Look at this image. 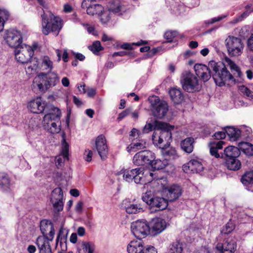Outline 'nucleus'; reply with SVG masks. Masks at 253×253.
<instances>
[{
	"mask_svg": "<svg viewBox=\"0 0 253 253\" xmlns=\"http://www.w3.org/2000/svg\"><path fill=\"white\" fill-rule=\"evenodd\" d=\"M154 125L155 126L151 123L146 124L143 129V132L144 133H148L149 132L152 131L153 129H154V128L156 127L155 122H154Z\"/></svg>",
	"mask_w": 253,
	"mask_h": 253,
	"instance_id": "56",
	"label": "nucleus"
},
{
	"mask_svg": "<svg viewBox=\"0 0 253 253\" xmlns=\"http://www.w3.org/2000/svg\"><path fill=\"white\" fill-rule=\"evenodd\" d=\"M55 110L56 111V114L54 118L52 119L53 123L49 126V128H45L51 133H57L61 130L60 117L61 112L58 108H55Z\"/></svg>",
	"mask_w": 253,
	"mask_h": 253,
	"instance_id": "21",
	"label": "nucleus"
},
{
	"mask_svg": "<svg viewBox=\"0 0 253 253\" xmlns=\"http://www.w3.org/2000/svg\"><path fill=\"white\" fill-rule=\"evenodd\" d=\"M55 108L53 107L49 113L44 115L42 121V125L44 128H49V126L53 123L52 119L54 118L56 114Z\"/></svg>",
	"mask_w": 253,
	"mask_h": 253,
	"instance_id": "33",
	"label": "nucleus"
},
{
	"mask_svg": "<svg viewBox=\"0 0 253 253\" xmlns=\"http://www.w3.org/2000/svg\"><path fill=\"white\" fill-rule=\"evenodd\" d=\"M194 69L196 75L200 77L204 82H207L212 74L211 71L212 69L210 67V62L208 66L202 64H197L194 66Z\"/></svg>",
	"mask_w": 253,
	"mask_h": 253,
	"instance_id": "15",
	"label": "nucleus"
},
{
	"mask_svg": "<svg viewBox=\"0 0 253 253\" xmlns=\"http://www.w3.org/2000/svg\"><path fill=\"white\" fill-rule=\"evenodd\" d=\"M86 7L82 6L83 8L86 9V13L90 15L102 14L103 7L100 4H90L89 2H86Z\"/></svg>",
	"mask_w": 253,
	"mask_h": 253,
	"instance_id": "27",
	"label": "nucleus"
},
{
	"mask_svg": "<svg viewBox=\"0 0 253 253\" xmlns=\"http://www.w3.org/2000/svg\"><path fill=\"white\" fill-rule=\"evenodd\" d=\"M225 42L228 54L230 56H238L241 55L244 49V44L240 38L229 36L225 40Z\"/></svg>",
	"mask_w": 253,
	"mask_h": 253,
	"instance_id": "7",
	"label": "nucleus"
},
{
	"mask_svg": "<svg viewBox=\"0 0 253 253\" xmlns=\"http://www.w3.org/2000/svg\"><path fill=\"white\" fill-rule=\"evenodd\" d=\"M153 116L162 119L167 113L168 105L165 101L161 100L158 96L153 95L148 98Z\"/></svg>",
	"mask_w": 253,
	"mask_h": 253,
	"instance_id": "6",
	"label": "nucleus"
},
{
	"mask_svg": "<svg viewBox=\"0 0 253 253\" xmlns=\"http://www.w3.org/2000/svg\"><path fill=\"white\" fill-rule=\"evenodd\" d=\"M164 194L168 202H172L177 199L182 194V188L176 184L166 186L164 189Z\"/></svg>",
	"mask_w": 253,
	"mask_h": 253,
	"instance_id": "14",
	"label": "nucleus"
},
{
	"mask_svg": "<svg viewBox=\"0 0 253 253\" xmlns=\"http://www.w3.org/2000/svg\"><path fill=\"white\" fill-rule=\"evenodd\" d=\"M83 206V203L82 202H78L75 206L76 211L78 212H81L82 210Z\"/></svg>",
	"mask_w": 253,
	"mask_h": 253,
	"instance_id": "64",
	"label": "nucleus"
},
{
	"mask_svg": "<svg viewBox=\"0 0 253 253\" xmlns=\"http://www.w3.org/2000/svg\"><path fill=\"white\" fill-rule=\"evenodd\" d=\"M211 143L215 147V148H216L217 150L221 149L222 148L223 145L225 143L223 141H219L216 143L214 142H211Z\"/></svg>",
	"mask_w": 253,
	"mask_h": 253,
	"instance_id": "62",
	"label": "nucleus"
},
{
	"mask_svg": "<svg viewBox=\"0 0 253 253\" xmlns=\"http://www.w3.org/2000/svg\"><path fill=\"white\" fill-rule=\"evenodd\" d=\"M36 47H32L26 44H22L15 48V56L16 60L22 64L28 63L34 55Z\"/></svg>",
	"mask_w": 253,
	"mask_h": 253,
	"instance_id": "8",
	"label": "nucleus"
},
{
	"mask_svg": "<svg viewBox=\"0 0 253 253\" xmlns=\"http://www.w3.org/2000/svg\"><path fill=\"white\" fill-rule=\"evenodd\" d=\"M41 14L42 19V31L45 35L50 32L57 36L62 27V20L59 16H55L50 11L42 9Z\"/></svg>",
	"mask_w": 253,
	"mask_h": 253,
	"instance_id": "3",
	"label": "nucleus"
},
{
	"mask_svg": "<svg viewBox=\"0 0 253 253\" xmlns=\"http://www.w3.org/2000/svg\"><path fill=\"white\" fill-rule=\"evenodd\" d=\"M149 224L150 230L155 235L161 233L167 227L166 220L160 217L153 218Z\"/></svg>",
	"mask_w": 253,
	"mask_h": 253,
	"instance_id": "17",
	"label": "nucleus"
},
{
	"mask_svg": "<svg viewBox=\"0 0 253 253\" xmlns=\"http://www.w3.org/2000/svg\"><path fill=\"white\" fill-rule=\"evenodd\" d=\"M210 67L212 69V76L216 85L222 86L235 83V81L233 76L227 70L222 62L210 61Z\"/></svg>",
	"mask_w": 253,
	"mask_h": 253,
	"instance_id": "2",
	"label": "nucleus"
},
{
	"mask_svg": "<svg viewBox=\"0 0 253 253\" xmlns=\"http://www.w3.org/2000/svg\"><path fill=\"white\" fill-rule=\"evenodd\" d=\"M194 143V139L193 137H187L181 141L180 143L181 148L184 152L187 153H191L193 150Z\"/></svg>",
	"mask_w": 253,
	"mask_h": 253,
	"instance_id": "29",
	"label": "nucleus"
},
{
	"mask_svg": "<svg viewBox=\"0 0 253 253\" xmlns=\"http://www.w3.org/2000/svg\"><path fill=\"white\" fill-rule=\"evenodd\" d=\"M108 10L110 12L121 15L126 10V8L121 4L120 1H117L110 4Z\"/></svg>",
	"mask_w": 253,
	"mask_h": 253,
	"instance_id": "28",
	"label": "nucleus"
},
{
	"mask_svg": "<svg viewBox=\"0 0 253 253\" xmlns=\"http://www.w3.org/2000/svg\"><path fill=\"white\" fill-rule=\"evenodd\" d=\"M144 162L147 165L146 167H148L149 169L152 170H160L163 169L168 165V159H135L133 162L136 165H143Z\"/></svg>",
	"mask_w": 253,
	"mask_h": 253,
	"instance_id": "13",
	"label": "nucleus"
},
{
	"mask_svg": "<svg viewBox=\"0 0 253 253\" xmlns=\"http://www.w3.org/2000/svg\"><path fill=\"white\" fill-rule=\"evenodd\" d=\"M44 75H45V73H42L34 78L32 84V88L34 92H44L48 89L46 86L45 79L42 76Z\"/></svg>",
	"mask_w": 253,
	"mask_h": 253,
	"instance_id": "19",
	"label": "nucleus"
},
{
	"mask_svg": "<svg viewBox=\"0 0 253 253\" xmlns=\"http://www.w3.org/2000/svg\"><path fill=\"white\" fill-rule=\"evenodd\" d=\"M181 83L183 89L189 92L199 91L202 87L197 77L189 71L183 73Z\"/></svg>",
	"mask_w": 253,
	"mask_h": 253,
	"instance_id": "5",
	"label": "nucleus"
},
{
	"mask_svg": "<svg viewBox=\"0 0 253 253\" xmlns=\"http://www.w3.org/2000/svg\"><path fill=\"white\" fill-rule=\"evenodd\" d=\"M239 89L241 93L246 95L250 99H253V92L244 85L241 86Z\"/></svg>",
	"mask_w": 253,
	"mask_h": 253,
	"instance_id": "50",
	"label": "nucleus"
},
{
	"mask_svg": "<svg viewBox=\"0 0 253 253\" xmlns=\"http://www.w3.org/2000/svg\"><path fill=\"white\" fill-rule=\"evenodd\" d=\"M42 66L43 70L51 71L53 68L52 61L48 56H44L42 59Z\"/></svg>",
	"mask_w": 253,
	"mask_h": 253,
	"instance_id": "45",
	"label": "nucleus"
},
{
	"mask_svg": "<svg viewBox=\"0 0 253 253\" xmlns=\"http://www.w3.org/2000/svg\"><path fill=\"white\" fill-rule=\"evenodd\" d=\"M129 112H130V111L128 109H126V110L123 111L122 112H121V113H120L119 114V116L117 118L118 120V121L122 120L123 119H124L126 116L129 115Z\"/></svg>",
	"mask_w": 253,
	"mask_h": 253,
	"instance_id": "60",
	"label": "nucleus"
},
{
	"mask_svg": "<svg viewBox=\"0 0 253 253\" xmlns=\"http://www.w3.org/2000/svg\"><path fill=\"white\" fill-rule=\"evenodd\" d=\"M138 171L134 175L133 180L136 184H143L145 183L144 178L143 177L144 172L142 168H136Z\"/></svg>",
	"mask_w": 253,
	"mask_h": 253,
	"instance_id": "41",
	"label": "nucleus"
},
{
	"mask_svg": "<svg viewBox=\"0 0 253 253\" xmlns=\"http://www.w3.org/2000/svg\"><path fill=\"white\" fill-rule=\"evenodd\" d=\"M39 122L38 119L31 118L28 122V127L32 130H35L38 128Z\"/></svg>",
	"mask_w": 253,
	"mask_h": 253,
	"instance_id": "51",
	"label": "nucleus"
},
{
	"mask_svg": "<svg viewBox=\"0 0 253 253\" xmlns=\"http://www.w3.org/2000/svg\"><path fill=\"white\" fill-rule=\"evenodd\" d=\"M147 43V42L145 41L141 40L137 42H133L132 43H124L121 45V47L124 49L131 50L132 49V45H135L137 46H140L142 44H145Z\"/></svg>",
	"mask_w": 253,
	"mask_h": 253,
	"instance_id": "47",
	"label": "nucleus"
},
{
	"mask_svg": "<svg viewBox=\"0 0 253 253\" xmlns=\"http://www.w3.org/2000/svg\"><path fill=\"white\" fill-rule=\"evenodd\" d=\"M62 190L60 187L55 188L52 192L50 202L52 205L53 211L57 213L63 209L64 202Z\"/></svg>",
	"mask_w": 253,
	"mask_h": 253,
	"instance_id": "12",
	"label": "nucleus"
},
{
	"mask_svg": "<svg viewBox=\"0 0 253 253\" xmlns=\"http://www.w3.org/2000/svg\"><path fill=\"white\" fill-rule=\"evenodd\" d=\"M40 230L43 235L49 241H52L55 235V231L52 223L48 220H42L40 223Z\"/></svg>",
	"mask_w": 253,
	"mask_h": 253,
	"instance_id": "16",
	"label": "nucleus"
},
{
	"mask_svg": "<svg viewBox=\"0 0 253 253\" xmlns=\"http://www.w3.org/2000/svg\"><path fill=\"white\" fill-rule=\"evenodd\" d=\"M225 17V16H218L217 17H214V18H211L210 20L205 21V23L206 24H212L215 22L220 21V20L223 19Z\"/></svg>",
	"mask_w": 253,
	"mask_h": 253,
	"instance_id": "57",
	"label": "nucleus"
},
{
	"mask_svg": "<svg viewBox=\"0 0 253 253\" xmlns=\"http://www.w3.org/2000/svg\"><path fill=\"white\" fill-rule=\"evenodd\" d=\"M10 182L8 175L5 173H0V187L1 189L7 191L9 189Z\"/></svg>",
	"mask_w": 253,
	"mask_h": 253,
	"instance_id": "35",
	"label": "nucleus"
},
{
	"mask_svg": "<svg viewBox=\"0 0 253 253\" xmlns=\"http://www.w3.org/2000/svg\"><path fill=\"white\" fill-rule=\"evenodd\" d=\"M138 171L136 169L131 170H125L123 172V177L125 180L130 182L133 180L134 175Z\"/></svg>",
	"mask_w": 253,
	"mask_h": 253,
	"instance_id": "39",
	"label": "nucleus"
},
{
	"mask_svg": "<svg viewBox=\"0 0 253 253\" xmlns=\"http://www.w3.org/2000/svg\"><path fill=\"white\" fill-rule=\"evenodd\" d=\"M83 249L84 252L89 253H93L95 247L94 245L91 242H83L82 243Z\"/></svg>",
	"mask_w": 253,
	"mask_h": 253,
	"instance_id": "48",
	"label": "nucleus"
},
{
	"mask_svg": "<svg viewBox=\"0 0 253 253\" xmlns=\"http://www.w3.org/2000/svg\"><path fill=\"white\" fill-rule=\"evenodd\" d=\"M241 181L244 185H247L253 183V170L246 171L241 178Z\"/></svg>",
	"mask_w": 253,
	"mask_h": 253,
	"instance_id": "40",
	"label": "nucleus"
},
{
	"mask_svg": "<svg viewBox=\"0 0 253 253\" xmlns=\"http://www.w3.org/2000/svg\"><path fill=\"white\" fill-rule=\"evenodd\" d=\"M127 250L128 253H157L154 247L144 246L143 242L140 240L131 241L127 246Z\"/></svg>",
	"mask_w": 253,
	"mask_h": 253,
	"instance_id": "11",
	"label": "nucleus"
},
{
	"mask_svg": "<svg viewBox=\"0 0 253 253\" xmlns=\"http://www.w3.org/2000/svg\"><path fill=\"white\" fill-rule=\"evenodd\" d=\"M177 35L178 32L176 31H169L165 33L164 37L169 42H171Z\"/></svg>",
	"mask_w": 253,
	"mask_h": 253,
	"instance_id": "49",
	"label": "nucleus"
},
{
	"mask_svg": "<svg viewBox=\"0 0 253 253\" xmlns=\"http://www.w3.org/2000/svg\"><path fill=\"white\" fill-rule=\"evenodd\" d=\"M3 38L7 44L14 48L23 44V38L19 31L13 29L7 30L5 32Z\"/></svg>",
	"mask_w": 253,
	"mask_h": 253,
	"instance_id": "10",
	"label": "nucleus"
},
{
	"mask_svg": "<svg viewBox=\"0 0 253 253\" xmlns=\"http://www.w3.org/2000/svg\"><path fill=\"white\" fill-rule=\"evenodd\" d=\"M142 200L155 211L165 210L168 206L167 199L152 195L150 190L142 196Z\"/></svg>",
	"mask_w": 253,
	"mask_h": 253,
	"instance_id": "4",
	"label": "nucleus"
},
{
	"mask_svg": "<svg viewBox=\"0 0 253 253\" xmlns=\"http://www.w3.org/2000/svg\"><path fill=\"white\" fill-rule=\"evenodd\" d=\"M36 68L37 67L35 65L34 66L28 65L25 68L26 72L29 75L32 74L36 72Z\"/></svg>",
	"mask_w": 253,
	"mask_h": 253,
	"instance_id": "59",
	"label": "nucleus"
},
{
	"mask_svg": "<svg viewBox=\"0 0 253 253\" xmlns=\"http://www.w3.org/2000/svg\"><path fill=\"white\" fill-rule=\"evenodd\" d=\"M183 246L179 242L173 243L169 249V253H182Z\"/></svg>",
	"mask_w": 253,
	"mask_h": 253,
	"instance_id": "46",
	"label": "nucleus"
},
{
	"mask_svg": "<svg viewBox=\"0 0 253 253\" xmlns=\"http://www.w3.org/2000/svg\"><path fill=\"white\" fill-rule=\"evenodd\" d=\"M225 131L228 135L230 140L232 141H237L241 136L242 132H243V130L230 126L225 127Z\"/></svg>",
	"mask_w": 253,
	"mask_h": 253,
	"instance_id": "30",
	"label": "nucleus"
},
{
	"mask_svg": "<svg viewBox=\"0 0 253 253\" xmlns=\"http://www.w3.org/2000/svg\"><path fill=\"white\" fill-rule=\"evenodd\" d=\"M183 170L185 172H192L198 173L201 172L204 167L201 162L197 159H191L187 163L183 166Z\"/></svg>",
	"mask_w": 253,
	"mask_h": 253,
	"instance_id": "20",
	"label": "nucleus"
},
{
	"mask_svg": "<svg viewBox=\"0 0 253 253\" xmlns=\"http://www.w3.org/2000/svg\"><path fill=\"white\" fill-rule=\"evenodd\" d=\"M45 75H42L45 79L46 87H50L55 86L59 82V77L57 73L55 72H50Z\"/></svg>",
	"mask_w": 253,
	"mask_h": 253,
	"instance_id": "25",
	"label": "nucleus"
},
{
	"mask_svg": "<svg viewBox=\"0 0 253 253\" xmlns=\"http://www.w3.org/2000/svg\"><path fill=\"white\" fill-rule=\"evenodd\" d=\"M126 211L129 214L136 213L143 211L140 204H130L126 207Z\"/></svg>",
	"mask_w": 253,
	"mask_h": 253,
	"instance_id": "37",
	"label": "nucleus"
},
{
	"mask_svg": "<svg viewBox=\"0 0 253 253\" xmlns=\"http://www.w3.org/2000/svg\"><path fill=\"white\" fill-rule=\"evenodd\" d=\"M209 147L211 155L214 157L215 158H219L220 156L217 152L218 150L211 142L209 144Z\"/></svg>",
	"mask_w": 253,
	"mask_h": 253,
	"instance_id": "55",
	"label": "nucleus"
},
{
	"mask_svg": "<svg viewBox=\"0 0 253 253\" xmlns=\"http://www.w3.org/2000/svg\"><path fill=\"white\" fill-rule=\"evenodd\" d=\"M247 45L249 49L253 52V34L251 35L248 40Z\"/></svg>",
	"mask_w": 253,
	"mask_h": 253,
	"instance_id": "61",
	"label": "nucleus"
},
{
	"mask_svg": "<svg viewBox=\"0 0 253 253\" xmlns=\"http://www.w3.org/2000/svg\"><path fill=\"white\" fill-rule=\"evenodd\" d=\"M224 165L228 169L236 171L241 168L242 162L239 159H225Z\"/></svg>",
	"mask_w": 253,
	"mask_h": 253,
	"instance_id": "31",
	"label": "nucleus"
},
{
	"mask_svg": "<svg viewBox=\"0 0 253 253\" xmlns=\"http://www.w3.org/2000/svg\"><path fill=\"white\" fill-rule=\"evenodd\" d=\"M131 229L134 236L139 239L145 237L150 231L149 224L144 219L133 222L131 224Z\"/></svg>",
	"mask_w": 253,
	"mask_h": 253,
	"instance_id": "9",
	"label": "nucleus"
},
{
	"mask_svg": "<svg viewBox=\"0 0 253 253\" xmlns=\"http://www.w3.org/2000/svg\"><path fill=\"white\" fill-rule=\"evenodd\" d=\"M69 145L66 142L64 135H62L61 155L64 158L69 157Z\"/></svg>",
	"mask_w": 253,
	"mask_h": 253,
	"instance_id": "44",
	"label": "nucleus"
},
{
	"mask_svg": "<svg viewBox=\"0 0 253 253\" xmlns=\"http://www.w3.org/2000/svg\"><path fill=\"white\" fill-rule=\"evenodd\" d=\"M46 105L41 97H37L28 103V108L34 113L39 114L43 112Z\"/></svg>",
	"mask_w": 253,
	"mask_h": 253,
	"instance_id": "18",
	"label": "nucleus"
},
{
	"mask_svg": "<svg viewBox=\"0 0 253 253\" xmlns=\"http://www.w3.org/2000/svg\"><path fill=\"white\" fill-rule=\"evenodd\" d=\"M10 17V13L5 9H0V19L2 20L4 23L8 20Z\"/></svg>",
	"mask_w": 253,
	"mask_h": 253,
	"instance_id": "53",
	"label": "nucleus"
},
{
	"mask_svg": "<svg viewBox=\"0 0 253 253\" xmlns=\"http://www.w3.org/2000/svg\"><path fill=\"white\" fill-rule=\"evenodd\" d=\"M155 154L149 150L140 151L135 154L133 158H155Z\"/></svg>",
	"mask_w": 253,
	"mask_h": 253,
	"instance_id": "42",
	"label": "nucleus"
},
{
	"mask_svg": "<svg viewBox=\"0 0 253 253\" xmlns=\"http://www.w3.org/2000/svg\"><path fill=\"white\" fill-rule=\"evenodd\" d=\"M225 61L227 65L229 66L232 71H235L238 77H241L242 74L239 67L233 61L227 57L225 58Z\"/></svg>",
	"mask_w": 253,
	"mask_h": 253,
	"instance_id": "43",
	"label": "nucleus"
},
{
	"mask_svg": "<svg viewBox=\"0 0 253 253\" xmlns=\"http://www.w3.org/2000/svg\"><path fill=\"white\" fill-rule=\"evenodd\" d=\"M156 127L152 136V140L155 146L162 149L168 147L171 141V126L168 124L155 121Z\"/></svg>",
	"mask_w": 253,
	"mask_h": 253,
	"instance_id": "1",
	"label": "nucleus"
},
{
	"mask_svg": "<svg viewBox=\"0 0 253 253\" xmlns=\"http://www.w3.org/2000/svg\"><path fill=\"white\" fill-rule=\"evenodd\" d=\"M160 182V180H155L152 181L148 185L152 189L153 192H161L164 193V189L166 188V186Z\"/></svg>",
	"mask_w": 253,
	"mask_h": 253,
	"instance_id": "36",
	"label": "nucleus"
},
{
	"mask_svg": "<svg viewBox=\"0 0 253 253\" xmlns=\"http://www.w3.org/2000/svg\"><path fill=\"white\" fill-rule=\"evenodd\" d=\"M164 156L173 157L174 158L176 156V151L174 149L169 148L168 150L162 149Z\"/></svg>",
	"mask_w": 253,
	"mask_h": 253,
	"instance_id": "54",
	"label": "nucleus"
},
{
	"mask_svg": "<svg viewBox=\"0 0 253 253\" xmlns=\"http://www.w3.org/2000/svg\"><path fill=\"white\" fill-rule=\"evenodd\" d=\"M89 48L94 53L98 52L102 49V47L99 41L94 42L92 45L89 46Z\"/></svg>",
	"mask_w": 253,
	"mask_h": 253,
	"instance_id": "52",
	"label": "nucleus"
},
{
	"mask_svg": "<svg viewBox=\"0 0 253 253\" xmlns=\"http://www.w3.org/2000/svg\"><path fill=\"white\" fill-rule=\"evenodd\" d=\"M95 145L100 157L101 158L106 157L108 152V149L106 141L103 135H100L97 137Z\"/></svg>",
	"mask_w": 253,
	"mask_h": 253,
	"instance_id": "23",
	"label": "nucleus"
},
{
	"mask_svg": "<svg viewBox=\"0 0 253 253\" xmlns=\"http://www.w3.org/2000/svg\"><path fill=\"white\" fill-rule=\"evenodd\" d=\"M240 150L247 156H253V145L246 142H241L238 145Z\"/></svg>",
	"mask_w": 253,
	"mask_h": 253,
	"instance_id": "34",
	"label": "nucleus"
},
{
	"mask_svg": "<svg viewBox=\"0 0 253 253\" xmlns=\"http://www.w3.org/2000/svg\"><path fill=\"white\" fill-rule=\"evenodd\" d=\"M233 229V226L231 223H227L225 226V229H223V232L224 234H228L230 233Z\"/></svg>",
	"mask_w": 253,
	"mask_h": 253,
	"instance_id": "63",
	"label": "nucleus"
},
{
	"mask_svg": "<svg viewBox=\"0 0 253 253\" xmlns=\"http://www.w3.org/2000/svg\"><path fill=\"white\" fill-rule=\"evenodd\" d=\"M169 94L172 101L175 104H180L184 100V96L182 91L179 88H171L169 91Z\"/></svg>",
	"mask_w": 253,
	"mask_h": 253,
	"instance_id": "26",
	"label": "nucleus"
},
{
	"mask_svg": "<svg viewBox=\"0 0 253 253\" xmlns=\"http://www.w3.org/2000/svg\"><path fill=\"white\" fill-rule=\"evenodd\" d=\"M226 134V131H217L212 136L216 139H222L225 138Z\"/></svg>",
	"mask_w": 253,
	"mask_h": 253,
	"instance_id": "58",
	"label": "nucleus"
},
{
	"mask_svg": "<svg viewBox=\"0 0 253 253\" xmlns=\"http://www.w3.org/2000/svg\"><path fill=\"white\" fill-rule=\"evenodd\" d=\"M49 241L45 237L41 236L37 238L36 244L39 250L40 253H52Z\"/></svg>",
	"mask_w": 253,
	"mask_h": 253,
	"instance_id": "22",
	"label": "nucleus"
},
{
	"mask_svg": "<svg viewBox=\"0 0 253 253\" xmlns=\"http://www.w3.org/2000/svg\"><path fill=\"white\" fill-rule=\"evenodd\" d=\"M146 142L145 141L141 139L138 140V142L136 141L135 142L131 143L129 146L127 147L128 152H131L133 149L139 150L145 147Z\"/></svg>",
	"mask_w": 253,
	"mask_h": 253,
	"instance_id": "38",
	"label": "nucleus"
},
{
	"mask_svg": "<svg viewBox=\"0 0 253 253\" xmlns=\"http://www.w3.org/2000/svg\"><path fill=\"white\" fill-rule=\"evenodd\" d=\"M236 242L235 240L228 239L223 244L218 243L216 248L219 252L234 253L236 249Z\"/></svg>",
	"mask_w": 253,
	"mask_h": 253,
	"instance_id": "24",
	"label": "nucleus"
},
{
	"mask_svg": "<svg viewBox=\"0 0 253 253\" xmlns=\"http://www.w3.org/2000/svg\"><path fill=\"white\" fill-rule=\"evenodd\" d=\"M224 152L227 158H238L241 153L240 148L232 146L226 147Z\"/></svg>",
	"mask_w": 253,
	"mask_h": 253,
	"instance_id": "32",
	"label": "nucleus"
}]
</instances>
